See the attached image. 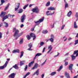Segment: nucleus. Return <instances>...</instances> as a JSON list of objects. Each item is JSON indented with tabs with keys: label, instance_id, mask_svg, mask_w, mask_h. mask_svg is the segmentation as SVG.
Instances as JSON below:
<instances>
[{
	"label": "nucleus",
	"instance_id": "nucleus-39",
	"mask_svg": "<svg viewBox=\"0 0 78 78\" xmlns=\"http://www.w3.org/2000/svg\"><path fill=\"white\" fill-rule=\"evenodd\" d=\"M49 41H51V43H53V41H54V39L51 38L49 39Z\"/></svg>",
	"mask_w": 78,
	"mask_h": 78
},
{
	"label": "nucleus",
	"instance_id": "nucleus-45",
	"mask_svg": "<svg viewBox=\"0 0 78 78\" xmlns=\"http://www.w3.org/2000/svg\"><path fill=\"white\" fill-rule=\"evenodd\" d=\"M2 33L1 32H0V39L2 38Z\"/></svg>",
	"mask_w": 78,
	"mask_h": 78
},
{
	"label": "nucleus",
	"instance_id": "nucleus-17",
	"mask_svg": "<svg viewBox=\"0 0 78 78\" xmlns=\"http://www.w3.org/2000/svg\"><path fill=\"white\" fill-rule=\"evenodd\" d=\"M25 64V62H24V61H20V66H22Z\"/></svg>",
	"mask_w": 78,
	"mask_h": 78
},
{
	"label": "nucleus",
	"instance_id": "nucleus-31",
	"mask_svg": "<svg viewBox=\"0 0 78 78\" xmlns=\"http://www.w3.org/2000/svg\"><path fill=\"white\" fill-rule=\"evenodd\" d=\"M23 12V9H19L18 13H22Z\"/></svg>",
	"mask_w": 78,
	"mask_h": 78
},
{
	"label": "nucleus",
	"instance_id": "nucleus-19",
	"mask_svg": "<svg viewBox=\"0 0 78 78\" xmlns=\"http://www.w3.org/2000/svg\"><path fill=\"white\" fill-rule=\"evenodd\" d=\"M4 26L5 27V28H7L8 27V26H9V25L8 23H6V22H4Z\"/></svg>",
	"mask_w": 78,
	"mask_h": 78
},
{
	"label": "nucleus",
	"instance_id": "nucleus-2",
	"mask_svg": "<svg viewBox=\"0 0 78 78\" xmlns=\"http://www.w3.org/2000/svg\"><path fill=\"white\" fill-rule=\"evenodd\" d=\"M44 17H42V19H40L39 20L37 21H35V23H36V26H38V25H39V24L40 23H41V22H42L43 21H44Z\"/></svg>",
	"mask_w": 78,
	"mask_h": 78
},
{
	"label": "nucleus",
	"instance_id": "nucleus-50",
	"mask_svg": "<svg viewBox=\"0 0 78 78\" xmlns=\"http://www.w3.org/2000/svg\"><path fill=\"white\" fill-rule=\"evenodd\" d=\"M33 37V39L34 41V39H36V35H35V36L34 37Z\"/></svg>",
	"mask_w": 78,
	"mask_h": 78
},
{
	"label": "nucleus",
	"instance_id": "nucleus-4",
	"mask_svg": "<svg viewBox=\"0 0 78 78\" xmlns=\"http://www.w3.org/2000/svg\"><path fill=\"white\" fill-rule=\"evenodd\" d=\"M26 17V15H25L24 14L22 16H21L20 20L21 22L22 23H23L24 22V21L25 20V18Z\"/></svg>",
	"mask_w": 78,
	"mask_h": 78
},
{
	"label": "nucleus",
	"instance_id": "nucleus-6",
	"mask_svg": "<svg viewBox=\"0 0 78 78\" xmlns=\"http://www.w3.org/2000/svg\"><path fill=\"white\" fill-rule=\"evenodd\" d=\"M28 46L30 48L27 49V50H29V51H32L33 49H31V48L32 47V46H33V44L31 43H30L28 44Z\"/></svg>",
	"mask_w": 78,
	"mask_h": 78
},
{
	"label": "nucleus",
	"instance_id": "nucleus-40",
	"mask_svg": "<svg viewBox=\"0 0 78 78\" xmlns=\"http://www.w3.org/2000/svg\"><path fill=\"white\" fill-rule=\"evenodd\" d=\"M78 44V39L76 40L75 41V43H74V45H76Z\"/></svg>",
	"mask_w": 78,
	"mask_h": 78
},
{
	"label": "nucleus",
	"instance_id": "nucleus-30",
	"mask_svg": "<svg viewBox=\"0 0 78 78\" xmlns=\"http://www.w3.org/2000/svg\"><path fill=\"white\" fill-rule=\"evenodd\" d=\"M23 39L22 38L20 41L19 44H23Z\"/></svg>",
	"mask_w": 78,
	"mask_h": 78
},
{
	"label": "nucleus",
	"instance_id": "nucleus-8",
	"mask_svg": "<svg viewBox=\"0 0 78 78\" xmlns=\"http://www.w3.org/2000/svg\"><path fill=\"white\" fill-rule=\"evenodd\" d=\"M48 10L49 11H55V10H56V8L54 7H50L48 8Z\"/></svg>",
	"mask_w": 78,
	"mask_h": 78
},
{
	"label": "nucleus",
	"instance_id": "nucleus-12",
	"mask_svg": "<svg viewBox=\"0 0 78 78\" xmlns=\"http://www.w3.org/2000/svg\"><path fill=\"white\" fill-rule=\"evenodd\" d=\"M12 53H20V50L19 49H16L12 51Z\"/></svg>",
	"mask_w": 78,
	"mask_h": 78
},
{
	"label": "nucleus",
	"instance_id": "nucleus-57",
	"mask_svg": "<svg viewBox=\"0 0 78 78\" xmlns=\"http://www.w3.org/2000/svg\"><path fill=\"white\" fill-rule=\"evenodd\" d=\"M44 74H42L41 75V78H44Z\"/></svg>",
	"mask_w": 78,
	"mask_h": 78
},
{
	"label": "nucleus",
	"instance_id": "nucleus-54",
	"mask_svg": "<svg viewBox=\"0 0 78 78\" xmlns=\"http://www.w3.org/2000/svg\"><path fill=\"white\" fill-rule=\"evenodd\" d=\"M45 50V47L44 48L43 50V53H44V52Z\"/></svg>",
	"mask_w": 78,
	"mask_h": 78
},
{
	"label": "nucleus",
	"instance_id": "nucleus-41",
	"mask_svg": "<svg viewBox=\"0 0 78 78\" xmlns=\"http://www.w3.org/2000/svg\"><path fill=\"white\" fill-rule=\"evenodd\" d=\"M73 67V64H71L69 66V69H72Z\"/></svg>",
	"mask_w": 78,
	"mask_h": 78
},
{
	"label": "nucleus",
	"instance_id": "nucleus-38",
	"mask_svg": "<svg viewBox=\"0 0 78 78\" xmlns=\"http://www.w3.org/2000/svg\"><path fill=\"white\" fill-rule=\"evenodd\" d=\"M55 12H53V13H49L48 14H47V16H50L51 15H53L55 13Z\"/></svg>",
	"mask_w": 78,
	"mask_h": 78
},
{
	"label": "nucleus",
	"instance_id": "nucleus-7",
	"mask_svg": "<svg viewBox=\"0 0 78 78\" xmlns=\"http://www.w3.org/2000/svg\"><path fill=\"white\" fill-rule=\"evenodd\" d=\"M6 12H1L0 15V17H3L6 15Z\"/></svg>",
	"mask_w": 78,
	"mask_h": 78
},
{
	"label": "nucleus",
	"instance_id": "nucleus-3",
	"mask_svg": "<svg viewBox=\"0 0 78 78\" xmlns=\"http://www.w3.org/2000/svg\"><path fill=\"white\" fill-rule=\"evenodd\" d=\"M32 11L33 12H35L36 14H38L39 12V9L37 7H36L32 9Z\"/></svg>",
	"mask_w": 78,
	"mask_h": 78
},
{
	"label": "nucleus",
	"instance_id": "nucleus-42",
	"mask_svg": "<svg viewBox=\"0 0 78 78\" xmlns=\"http://www.w3.org/2000/svg\"><path fill=\"white\" fill-rule=\"evenodd\" d=\"M36 24H35V26H34V27L31 29V31H34V28H35V27H36Z\"/></svg>",
	"mask_w": 78,
	"mask_h": 78
},
{
	"label": "nucleus",
	"instance_id": "nucleus-26",
	"mask_svg": "<svg viewBox=\"0 0 78 78\" xmlns=\"http://www.w3.org/2000/svg\"><path fill=\"white\" fill-rule=\"evenodd\" d=\"M13 67L14 68V69H19V68L18 66V65H17V64H15L14 66H13Z\"/></svg>",
	"mask_w": 78,
	"mask_h": 78
},
{
	"label": "nucleus",
	"instance_id": "nucleus-23",
	"mask_svg": "<svg viewBox=\"0 0 78 78\" xmlns=\"http://www.w3.org/2000/svg\"><path fill=\"white\" fill-rule=\"evenodd\" d=\"M44 44H45V42H41L40 44V46H39V47H41L42 46H43Z\"/></svg>",
	"mask_w": 78,
	"mask_h": 78
},
{
	"label": "nucleus",
	"instance_id": "nucleus-32",
	"mask_svg": "<svg viewBox=\"0 0 78 78\" xmlns=\"http://www.w3.org/2000/svg\"><path fill=\"white\" fill-rule=\"evenodd\" d=\"M23 55V51H22L21 52V55H20V58H22V57Z\"/></svg>",
	"mask_w": 78,
	"mask_h": 78
},
{
	"label": "nucleus",
	"instance_id": "nucleus-11",
	"mask_svg": "<svg viewBox=\"0 0 78 78\" xmlns=\"http://www.w3.org/2000/svg\"><path fill=\"white\" fill-rule=\"evenodd\" d=\"M18 5H16L15 6V11H16L19 8V7L20 6V3H18Z\"/></svg>",
	"mask_w": 78,
	"mask_h": 78
},
{
	"label": "nucleus",
	"instance_id": "nucleus-55",
	"mask_svg": "<svg viewBox=\"0 0 78 78\" xmlns=\"http://www.w3.org/2000/svg\"><path fill=\"white\" fill-rule=\"evenodd\" d=\"M76 17H78V13L77 12L76 13Z\"/></svg>",
	"mask_w": 78,
	"mask_h": 78
},
{
	"label": "nucleus",
	"instance_id": "nucleus-16",
	"mask_svg": "<svg viewBox=\"0 0 78 78\" xmlns=\"http://www.w3.org/2000/svg\"><path fill=\"white\" fill-rule=\"evenodd\" d=\"M34 63V61H32L30 63H29L28 65V67H30L31 66H33Z\"/></svg>",
	"mask_w": 78,
	"mask_h": 78
},
{
	"label": "nucleus",
	"instance_id": "nucleus-48",
	"mask_svg": "<svg viewBox=\"0 0 78 78\" xmlns=\"http://www.w3.org/2000/svg\"><path fill=\"white\" fill-rule=\"evenodd\" d=\"M69 70H70L71 73H73V72H72V69H69Z\"/></svg>",
	"mask_w": 78,
	"mask_h": 78
},
{
	"label": "nucleus",
	"instance_id": "nucleus-24",
	"mask_svg": "<svg viewBox=\"0 0 78 78\" xmlns=\"http://www.w3.org/2000/svg\"><path fill=\"white\" fill-rule=\"evenodd\" d=\"M26 37L27 40H30L31 39V36L29 35H27L26 36Z\"/></svg>",
	"mask_w": 78,
	"mask_h": 78
},
{
	"label": "nucleus",
	"instance_id": "nucleus-49",
	"mask_svg": "<svg viewBox=\"0 0 78 78\" xmlns=\"http://www.w3.org/2000/svg\"><path fill=\"white\" fill-rule=\"evenodd\" d=\"M30 73L28 72L26 74V75L27 76H28V75H30Z\"/></svg>",
	"mask_w": 78,
	"mask_h": 78
},
{
	"label": "nucleus",
	"instance_id": "nucleus-64",
	"mask_svg": "<svg viewBox=\"0 0 78 78\" xmlns=\"http://www.w3.org/2000/svg\"><path fill=\"white\" fill-rule=\"evenodd\" d=\"M76 37L78 38V33L77 34L76 36Z\"/></svg>",
	"mask_w": 78,
	"mask_h": 78
},
{
	"label": "nucleus",
	"instance_id": "nucleus-35",
	"mask_svg": "<svg viewBox=\"0 0 78 78\" xmlns=\"http://www.w3.org/2000/svg\"><path fill=\"white\" fill-rule=\"evenodd\" d=\"M50 2H48L46 4V6H50Z\"/></svg>",
	"mask_w": 78,
	"mask_h": 78
},
{
	"label": "nucleus",
	"instance_id": "nucleus-14",
	"mask_svg": "<svg viewBox=\"0 0 78 78\" xmlns=\"http://www.w3.org/2000/svg\"><path fill=\"white\" fill-rule=\"evenodd\" d=\"M65 75L66 76L67 78H70V76H69V73L67 72H66L65 74Z\"/></svg>",
	"mask_w": 78,
	"mask_h": 78
},
{
	"label": "nucleus",
	"instance_id": "nucleus-53",
	"mask_svg": "<svg viewBox=\"0 0 78 78\" xmlns=\"http://www.w3.org/2000/svg\"><path fill=\"white\" fill-rule=\"evenodd\" d=\"M14 16V15H11V16H10V17L11 18H12Z\"/></svg>",
	"mask_w": 78,
	"mask_h": 78
},
{
	"label": "nucleus",
	"instance_id": "nucleus-25",
	"mask_svg": "<svg viewBox=\"0 0 78 78\" xmlns=\"http://www.w3.org/2000/svg\"><path fill=\"white\" fill-rule=\"evenodd\" d=\"M30 36L31 37H33L34 36H35L36 35L33 33H31L30 34Z\"/></svg>",
	"mask_w": 78,
	"mask_h": 78
},
{
	"label": "nucleus",
	"instance_id": "nucleus-20",
	"mask_svg": "<svg viewBox=\"0 0 78 78\" xmlns=\"http://www.w3.org/2000/svg\"><path fill=\"white\" fill-rule=\"evenodd\" d=\"M38 67V64L37 63H36L34 65V67L32 68V69L37 68Z\"/></svg>",
	"mask_w": 78,
	"mask_h": 78
},
{
	"label": "nucleus",
	"instance_id": "nucleus-18",
	"mask_svg": "<svg viewBox=\"0 0 78 78\" xmlns=\"http://www.w3.org/2000/svg\"><path fill=\"white\" fill-rule=\"evenodd\" d=\"M76 56H78V50H76L74 52L73 55H76Z\"/></svg>",
	"mask_w": 78,
	"mask_h": 78
},
{
	"label": "nucleus",
	"instance_id": "nucleus-5",
	"mask_svg": "<svg viewBox=\"0 0 78 78\" xmlns=\"http://www.w3.org/2000/svg\"><path fill=\"white\" fill-rule=\"evenodd\" d=\"M8 62L6 61L3 66H0V69H5V68H6L7 66V65H8Z\"/></svg>",
	"mask_w": 78,
	"mask_h": 78
},
{
	"label": "nucleus",
	"instance_id": "nucleus-28",
	"mask_svg": "<svg viewBox=\"0 0 78 78\" xmlns=\"http://www.w3.org/2000/svg\"><path fill=\"white\" fill-rule=\"evenodd\" d=\"M74 28H78V26L76 25V22H74Z\"/></svg>",
	"mask_w": 78,
	"mask_h": 78
},
{
	"label": "nucleus",
	"instance_id": "nucleus-34",
	"mask_svg": "<svg viewBox=\"0 0 78 78\" xmlns=\"http://www.w3.org/2000/svg\"><path fill=\"white\" fill-rule=\"evenodd\" d=\"M28 5H29V4H27L24 6V7H23V9H26V8L27 7V6H28Z\"/></svg>",
	"mask_w": 78,
	"mask_h": 78
},
{
	"label": "nucleus",
	"instance_id": "nucleus-63",
	"mask_svg": "<svg viewBox=\"0 0 78 78\" xmlns=\"http://www.w3.org/2000/svg\"><path fill=\"white\" fill-rule=\"evenodd\" d=\"M78 76V75H77V76H74V78H77Z\"/></svg>",
	"mask_w": 78,
	"mask_h": 78
},
{
	"label": "nucleus",
	"instance_id": "nucleus-9",
	"mask_svg": "<svg viewBox=\"0 0 78 78\" xmlns=\"http://www.w3.org/2000/svg\"><path fill=\"white\" fill-rule=\"evenodd\" d=\"M39 69H37L33 74V76H34V75H36L37 76H38L39 75Z\"/></svg>",
	"mask_w": 78,
	"mask_h": 78
},
{
	"label": "nucleus",
	"instance_id": "nucleus-56",
	"mask_svg": "<svg viewBox=\"0 0 78 78\" xmlns=\"http://www.w3.org/2000/svg\"><path fill=\"white\" fill-rule=\"evenodd\" d=\"M34 5V4H30L29 5V8H31L32 6H33Z\"/></svg>",
	"mask_w": 78,
	"mask_h": 78
},
{
	"label": "nucleus",
	"instance_id": "nucleus-52",
	"mask_svg": "<svg viewBox=\"0 0 78 78\" xmlns=\"http://www.w3.org/2000/svg\"><path fill=\"white\" fill-rule=\"evenodd\" d=\"M63 67V66L62 65H61L60 66L59 69H62Z\"/></svg>",
	"mask_w": 78,
	"mask_h": 78
},
{
	"label": "nucleus",
	"instance_id": "nucleus-59",
	"mask_svg": "<svg viewBox=\"0 0 78 78\" xmlns=\"http://www.w3.org/2000/svg\"><path fill=\"white\" fill-rule=\"evenodd\" d=\"M25 69H28V65H26L25 66Z\"/></svg>",
	"mask_w": 78,
	"mask_h": 78
},
{
	"label": "nucleus",
	"instance_id": "nucleus-60",
	"mask_svg": "<svg viewBox=\"0 0 78 78\" xmlns=\"http://www.w3.org/2000/svg\"><path fill=\"white\" fill-rule=\"evenodd\" d=\"M2 25H3V23H2L1 24H0V27H2Z\"/></svg>",
	"mask_w": 78,
	"mask_h": 78
},
{
	"label": "nucleus",
	"instance_id": "nucleus-47",
	"mask_svg": "<svg viewBox=\"0 0 78 78\" xmlns=\"http://www.w3.org/2000/svg\"><path fill=\"white\" fill-rule=\"evenodd\" d=\"M16 30H16V28H13V32H14L15 31H16Z\"/></svg>",
	"mask_w": 78,
	"mask_h": 78
},
{
	"label": "nucleus",
	"instance_id": "nucleus-13",
	"mask_svg": "<svg viewBox=\"0 0 78 78\" xmlns=\"http://www.w3.org/2000/svg\"><path fill=\"white\" fill-rule=\"evenodd\" d=\"M48 49H50L49 50L48 52V54L50 53V52L51 51V50L53 49V48L51 47V45H50L48 47Z\"/></svg>",
	"mask_w": 78,
	"mask_h": 78
},
{
	"label": "nucleus",
	"instance_id": "nucleus-36",
	"mask_svg": "<svg viewBox=\"0 0 78 78\" xmlns=\"http://www.w3.org/2000/svg\"><path fill=\"white\" fill-rule=\"evenodd\" d=\"M35 55L36 56H39L42 55V54H41V53H38L37 54Z\"/></svg>",
	"mask_w": 78,
	"mask_h": 78
},
{
	"label": "nucleus",
	"instance_id": "nucleus-15",
	"mask_svg": "<svg viewBox=\"0 0 78 78\" xmlns=\"http://www.w3.org/2000/svg\"><path fill=\"white\" fill-rule=\"evenodd\" d=\"M9 16H11V14H9L8 15H6L5 16H4L2 17V18H3L4 19L6 20V19H8V17H9Z\"/></svg>",
	"mask_w": 78,
	"mask_h": 78
},
{
	"label": "nucleus",
	"instance_id": "nucleus-1",
	"mask_svg": "<svg viewBox=\"0 0 78 78\" xmlns=\"http://www.w3.org/2000/svg\"><path fill=\"white\" fill-rule=\"evenodd\" d=\"M19 33V30H16L15 32V33L14 35V37H16V38H15L16 40H17L20 36H21L22 34H23V32H21L20 34H18V33Z\"/></svg>",
	"mask_w": 78,
	"mask_h": 78
},
{
	"label": "nucleus",
	"instance_id": "nucleus-21",
	"mask_svg": "<svg viewBox=\"0 0 78 78\" xmlns=\"http://www.w3.org/2000/svg\"><path fill=\"white\" fill-rule=\"evenodd\" d=\"M73 55H71V57H72V61H74V60H75V58H76V57H77V56H73Z\"/></svg>",
	"mask_w": 78,
	"mask_h": 78
},
{
	"label": "nucleus",
	"instance_id": "nucleus-33",
	"mask_svg": "<svg viewBox=\"0 0 78 78\" xmlns=\"http://www.w3.org/2000/svg\"><path fill=\"white\" fill-rule=\"evenodd\" d=\"M68 7H69V5L68 4V3H66V4L65 5V9H66V8H68Z\"/></svg>",
	"mask_w": 78,
	"mask_h": 78
},
{
	"label": "nucleus",
	"instance_id": "nucleus-51",
	"mask_svg": "<svg viewBox=\"0 0 78 78\" xmlns=\"http://www.w3.org/2000/svg\"><path fill=\"white\" fill-rule=\"evenodd\" d=\"M8 7L7 6L6 8H5L4 9V11H6L7 9H8Z\"/></svg>",
	"mask_w": 78,
	"mask_h": 78
},
{
	"label": "nucleus",
	"instance_id": "nucleus-46",
	"mask_svg": "<svg viewBox=\"0 0 78 78\" xmlns=\"http://www.w3.org/2000/svg\"><path fill=\"white\" fill-rule=\"evenodd\" d=\"M65 66H67V65H68V62H65Z\"/></svg>",
	"mask_w": 78,
	"mask_h": 78
},
{
	"label": "nucleus",
	"instance_id": "nucleus-22",
	"mask_svg": "<svg viewBox=\"0 0 78 78\" xmlns=\"http://www.w3.org/2000/svg\"><path fill=\"white\" fill-rule=\"evenodd\" d=\"M72 11H69L67 14L68 17H70V16L72 15Z\"/></svg>",
	"mask_w": 78,
	"mask_h": 78
},
{
	"label": "nucleus",
	"instance_id": "nucleus-37",
	"mask_svg": "<svg viewBox=\"0 0 78 78\" xmlns=\"http://www.w3.org/2000/svg\"><path fill=\"white\" fill-rule=\"evenodd\" d=\"M42 33L44 34H47V33H48V31H47V30H43L42 31Z\"/></svg>",
	"mask_w": 78,
	"mask_h": 78
},
{
	"label": "nucleus",
	"instance_id": "nucleus-61",
	"mask_svg": "<svg viewBox=\"0 0 78 78\" xmlns=\"http://www.w3.org/2000/svg\"><path fill=\"white\" fill-rule=\"evenodd\" d=\"M59 76L61 78H64V76Z\"/></svg>",
	"mask_w": 78,
	"mask_h": 78
},
{
	"label": "nucleus",
	"instance_id": "nucleus-27",
	"mask_svg": "<svg viewBox=\"0 0 78 78\" xmlns=\"http://www.w3.org/2000/svg\"><path fill=\"white\" fill-rule=\"evenodd\" d=\"M56 72H52L50 74V75H51V76H53V75H56Z\"/></svg>",
	"mask_w": 78,
	"mask_h": 78
},
{
	"label": "nucleus",
	"instance_id": "nucleus-58",
	"mask_svg": "<svg viewBox=\"0 0 78 78\" xmlns=\"http://www.w3.org/2000/svg\"><path fill=\"white\" fill-rule=\"evenodd\" d=\"M24 26V25H23V24H22L20 26V28H22V27H23Z\"/></svg>",
	"mask_w": 78,
	"mask_h": 78
},
{
	"label": "nucleus",
	"instance_id": "nucleus-10",
	"mask_svg": "<svg viewBox=\"0 0 78 78\" xmlns=\"http://www.w3.org/2000/svg\"><path fill=\"white\" fill-rule=\"evenodd\" d=\"M15 73H13L9 76V77L11 78H14L15 77Z\"/></svg>",
	"mask_w": 78,
	"mask_h": 78
},
{
	"label": "nucleus",
	"instance_id": "nucleus-43",
	"mask_svg": "<svg viewBox=\"0 0 78 78\" xmlns=\"http://www.w3.org/2000/svg\"><path fill=\"white\" fill-rule=\"evenodd\" d=\"M51 38L52 39H54L55 38V37H54V35L53 34H51Z\"/></svg>",
	"mask_w": 78,
	"mask_h": 78
},
{
	"label": "nucleus",
	"instance_id": "nucleus-29",
	"mask_svg": "<svg viewBox=\"0 0 78 78\" xmlns=\"http://www.w3.org/2000/svg\"><path fill=\"white\" fill-rule=\"evenodd\" d=\"M1 4L0 6H1V5H3V4L4 3H5V0H1Z\"/></svg>",
	"mask_w": 78,
	"mask_h": 78
},
{
	"label": "nucleus",
	"instance_id": "nucleus-62",
	"mask_svg": "<svg viewBox=\"0 0 78 78\" xmlns=\"http://www.w3.org/2000/svg\"><path fill=\"white\" fill-rule=\"evenodd\" d=\"M61 70V69H59L57 71L58 72H59Z\"/></svg>",
	"mask_w": 78,
	"mask_h": 78
},
{
	"label": "nucleus",
	"instance_id": "nucleus-44",
	"mask_svg": "<svg viewBox=\"0 0 78 78\" xmlns=\"http://www.w3.org/2000/svg\"><path fill=\"white\" fill-rule=\"evenodd\" d=\"M64 27H65V25H63L62 26V27L61 28V30H63V29H64Z\"/></svg>",
	"mask_w": 78,
	"mask_h": 78
}]
</instances>
